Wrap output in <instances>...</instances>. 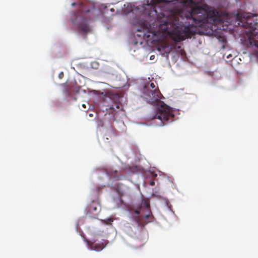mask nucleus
<instances>
[{
    "mask_svg": "<svg viewBox=\"0 0 258 258\" xmlns=\"http://www.w3.org/2000/svg\"><path fill=\"white\" fill-rule=\"evenodd\" d=\"M216 10L207 11L198 6L192 8L190 11L183 12L181 16H183L187 20H191V25L180 26L179 18L177 15H172L165 22L166 29L172 27L171 30H167V33L176 42L185 40L195 33V27H203L209 24L216 25L221 23V19L218 15Z\"/></svg>",
    "mask_w": 258,
    "mask_h": 258,
    "instance_id": "nucleus-1",
    "label": "nucleus"
},
{
    "mask_svg": "<svg viewBox=\"0 0 258 258\" xmlns=\"http://www.w3.org/2000/svg\"><path fill=\"white\" fill-rule=\"evenodd\" d=\"M143 97L151 104H156L158 109L155 114L151 118L158 119L159 125H164L173 121V110L164 102L160 101L162 96L159 90L150 89L148 86H144L142 90Z\"/></svg>",
    "mask_w": 258,
    "mask_h": 258,
    "instance_id": "nucleus-2",
    "label": "nucleus"
},
{
    "mask_svg": "<svg viewBox=\"0 0 258 258\" xmlns=\"http://www.w3.org/2000/svg\"><path fill=\"white\" fill-rule=\"evenodd\" d=\"M237 18L239 19L238 24L248 29L245 33L249 45L258 48V23L255 16L249 13H238Z\"/></svg>",
    "mask_w": 258,
    "mask_h": 258,
    "instance_id": "nucleus-3",
    "label": "nucleus"
},
{
    "mask_svg": "<svg viewBox=\"0 0 258 258\" xmlns=\"http://www.w3.org/2000/svg\"><path fill=\"white\" fill-rule=\"evenodd\" d=\"M134 213L135 215L133 216V219L139 226H144L154 219L150 210L149 202L146 199L142 201L140 206L134 211Z\"/></svg>",
    "mask_w": 258,
    "mask_h": 258,
    "instance_id": "nucleus-4",
    "label": "nucleus"
},
{
    "mask_svg": "<svg viewBox=\"0 0 258 258\" xmlns=\"http://www.w3.org/2000/svg\"><path fill=\"white\" fill-rule=\"evenodd\" d=\"M90 12V10L86 9L84 3L79 4V10L73 13L71 16L72 23L76 25L79 31L87 33L90 31V28L86 18L85 17V13Z\"/></svg>",
    "mask_w": 258,
    "mask_h": 258,
    "instance_id": "nucleus-5",
    "label": "nucleus"
},
{
    "mask_svg": "<svg viewBox=\"0 0 258 258\" xmlns=\"http://www.w3.org/2000/svg\"><path fill=\"white\" fill-rule=\"evenodd\" d=\"M91 203L86 207V215L89 217L96 218L100 211V206L98 199V192H96V198L95 199H91Z\"/></svg>",
    "mask_w": 258,
    "mask_h": 258,
    "instance_id": "nucleus-6",
    "label": "nucleus"
},
{
    "mask_svg": "<svg viewBox=\"0 0 258 258\" xmlns=\"http://www.w3.org/2000/svg\"><path fill=\"white\" fill-rule=\"evenodd\" d=\"M86 242L90 249L96 251H100L102 250L108 243L107 241L104 239H102L100 241H97L94 240H87Z\"/></svg>",
    "mask_w": 258,
    "mask_h": 258,
    "instance_id": "nucleus-7",
    "label": "nucleus"
},
{
    "mask_svg": "<svg viewBox=\"0 0 258 258\" xmlns=\"http://www.w3.org/2000/svg\"><path fill=\"white\" fill-rule=\"evenodd\" d=\"M123 110V105L119 101L115 102L111 106L106 109L107 113L111 115L113 117L119 112Z\"/></svg>",
    "mask_w": 258,
    "mask_h": 258,
    "instance_id": "nucleus-8",
    "label": "nucleus"
},
{
    "mask_svg": "<svg viewBox=\"0 0 258 258\" xmlns=\"http://www.w3.org/2000/svg\"><path fill=\"white\" fill-rule=\"evenodd\" d=\"M167 1L165 0H152L151 2L149 3V1L147 2V5L148 6H151L153 7L154 9V11H155L157 13V11L155 10V5L162 3H167Z\"/></svg>",
    "mask_w": 258,
    "mask_h": 258,
    "instance_id": "nucleus-9",
    "label": "nucleus"
},
{
    "mask_svg": "<svg viewBox=\"0 0 258 258\" xmlns=\"http://www.w3.org/2000/svg\"><path fill=\"white\" fill-rule=\"evenodd\" d=\"M144 86H148L149 87H150V89L159 90L158 87H156L155 85L153 83H146L144 85Z\"/></svg>",
    "mask_w": 258,
    "mask_h": 258,
    "instance_id": "nucleus-10",
    "label": "nucleus"
},
{
    "mask_svg": "<svg viewBox=\"0 0 258 258\" xmlns=\"http://www.w3.org/2000/svg\"><path fill=\"white\" fill-rule=\"evenodd\" d=\"M63 77V73L62 72H61L60 73H59V74L58 75L59 78L61 79V78H62Z\"/></svg>",
    "mask_w": 258,
    "mask_h": 258,
    "instance_id": "nucleus-11",
    "label": "nucleus"
},
{
    "mask_svg": "<svg viewBox=\"0 0 258 258\" xmlns=\"http://www.w3.org/2000/svg\"><path fill=\"white\" fill-rule=\"evenodd\" d=\"M150 184L152 186H153L155 185V182L154 181H152L150 182Z\"/></svg>",
    "mask_w": 258,
    "mask_h": 258,
    "instance_id": "nucleus-12",
    "label": "nucleus"
},
{
    "mask_svg": "<svg viewBox=\"0 0 258 258\" xmlns=\"http://www.w3.org/2000/svg\"><path fill=\"white\" fill-rule=\"evenodd\" d=\"M154 57H155V56H154V55H151V56H150V59H154Z\"/></svg>",
    "mask_w": 258,
    "mask_h": 258,
    "instance_id": "nucleus-13",
    "label": "nucleus"
},
{
    "mask_svg": "<svg viewBox=\"0 0 258 258\" xmlns=\"http://www.w3.org/2000/svg\"><path fill=\"white\" fill-rule=\"evenodd\" d=\"M76 5H77V4H76V3H72V6H73V7H74V6H75Z\"/></svg>",
    "mask_w": 258,
    "mask_h": 258,
    "instance_id": "nucleus-14",
    "label": "nucleus"
},
{
    "mask_svg": "<svg viewBox=\"0 0 258 258\" xmlns=\"http://www.w3.org/2000/svg\"><path fill=\"white\" fill-rule=\"evenodd\" d=\"M110 11L111 12H113L114 11V9H113V8H111V9H110Z\"/></svg>",
    "mask_w": 258,
    "mask_h": 258,
    "instance_id": "nucleus-15",
    "label": "nucleus"
},
{
    "mask_svg": "<svg viewBox=\"0 0 258 258\" xmlns=\"http://www.w3.org/2000/svg\"><path fill=\"white\" fill-rule=\"evenodd\" d=\"M82 107H83V108H86V105H85V104H82Z\"/></svg>",
    "mask_w": 258,
    "mask_h": 258,
    "instance_id": "nucleus-16",
    "label": "nucleus"
},
{
    "mask_svg": "<svg viewBox=\"0 0 258 258\" xmlns=\"http://www.w3.org/2000/svg\"><path fill=\"white\" fill-rule=\"evenodd\" d=\"M121 179V178L119 177H117L116 178V180H120Z\"/></svg>",
    "mask_w": 258,
    "mask_h": 258,
    "instance_id": "nucleus-17",
    "label": "nucleus"
},
{
    "mask_svg": "<svg viewBox=\"0 0 258 258\" xmlns=\"http://www.w3.org/2000/svg\"><path fill=\"white\" fill-rule=\"evenodd\" d=\"M114 173H115V174H117V173H118V171H116V170H115V171H114Z\"/></svg>",
    "mask_w": 258,
    "mask_h": 258,
    "instance_id": "nucleus-18",
    "label": "nucleus"
},
{
    "mask_svg": "<svg viewBox=\"0 0 258 258\" xmlns=\"http://www.w3.org/2000/svg\"><path fill=\"white\" fill-rule=\"evenodd\" d=\"M89 115L90 116V117H92L93 116V114H89Z\"/></svg>",
    "mask_w": 258,
    "mask_h": 258,
    "instance_id": "nucleus-19",
    "label": "nucleus"
},
{
    "mask_svg": "<svg viewBox=\"0 0 258 258\" xmlns=\"http://www.w3.org/2000/svg\"><path fill=\"white\" fill-rule=\"evenodd\" d=\"M66 91H67V92L69 94V95H70V92H69V90H66Z\"/></svg>",
    "mask_w": 258,
    "mask_h": 258,
    "instance_id": "nucleus-20",
    "label": "nucleus"
},
{
    "mask_svg": "<svg viewBox=\"0 0 258 258\" xmlns=\"http://www.w3.org/2000/svg\"><path fill=\"white\" fill-rule=\"evenodd\" d=\"M107 8V7L106 6H104V9H105L106 8Z\"/></svg>",
    "mask_w": 258,
    "mask_h": 258,
    "instance_id": "nucleus-21",
    "label": "nucleus"
}]
</instances>
